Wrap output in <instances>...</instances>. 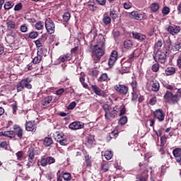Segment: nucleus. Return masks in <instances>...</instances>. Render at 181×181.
<instances>
[{"label": "nucleus", "instance_id": "12", "mask_svg": "<svg viewBox=\"0 0 181 181\" xmlns=\"http://www.w3.org/2000/svg\"><path fill=\"white\" fill-rule=\"evenodd\" d=\"M47 40V34H42V35L34 42L37 49L42 47L43 43Z\"/></svg>", "mask_w": 181, "mask_h": 181}, {"label": "nucleus", "instance_id": "20", "mask_svg": "<svg viewBox=\"0 0 181 181\" xmlns=\"http://www.w3.org/2000/svg\"><path fill=\"white\" fill-rule=\"evenodd\" d=\"M132 34L134 39H136L139 42H144V40H145V39H146V35H145L141 33L132 32Z\"/></svg>", "mask_w": 181, "mask_h": 181}, {"label": "nucleus", "instance_id": "5", "mask_svg": "<svg viewBox=\"0 0 181 181\" xmlns=\"http://www.w3.org/2000/svg\"><path fill=\"white\" fill-rule=\"evenodd\" d=\"M56 163V159L52 156H43L41 157L40 160L37 162V166H42V168H46L47 165H52V163Z\"/></svg>", "mask_w": 181, "mask_h": 181}, {"label": "nucleus", "instance_id": "52", "mask_svg": "<svg viewBox=\"0 0 181 181\" xmlns=\"http://www.w3.org/2000/svg\"><path fill=\"white\" fill-rule=\"evenodd\" d=\"M77 105V103L74 101L71 102L67 107V110H74L76 108V106Z\"/></svg>", "mask_w": 181, "mask_h": 181}, {"label": "nucleus", "instance_id": "61", "mask_svg": "<svg viewBox=\"0 0 181 181\" xmlns=\"http://www.w3.org/2000/svg\"><path fill=\"white\" fill-rule=\"evenodd\" d=\"M11 108L13 110V114H14V115H16V111H18V105H16V104H12Z\"/></svg>", "mask_w": 181, "mask_h": 181}, {"label": "nucleus", "instance_id": "63", "mask_svg": "<svg viewBox=\"0 0 181 181\" xmlns=\"http://www.w3.org/2000/svg\"><path fill=\"white\" fill-rule=\"evenodd\" d=\"M64 93V88H59L55 93L57 95H62Z\"/></svg>", "mask_w": 181, "mask_h": 181}, {"label": "nucleus", "instance_id": "41", "mask_svg": "<svg viewBox=\"0 0 181 181\" xmlns=\"http://www.w3.org/2000/svg\"><path fill=\"white\" fill-rule=\"evenodd\" d=\"M35 29H37V30H43L44 29V26H43V22L42 21H38L35 23Z\"/></svg>", "mask_w": 181, "mask_h": 181}, {"label": "nucleus", "instance_id": "37", "mask_svg": "<svg viewBox=\"0 0 181 181\" xmlns=\"http://www.w3.org/2000/svg\"><path fill=\"white\" fill-rule=\"evenodd\" d=\"M80 82L84 87V88H87L88 87V85L84 81H86V78L84 77V74H81L80 77H79Z\"/></svg>", "mask_w": 181, "mask_h": 181}, {"label": "nucleus", "instance_id": "44", "mask_svg": "<svg viewBox=\"0 0 181 181\" xmlns=\"http://www.w3.org/2000/svg\"><path fill=\"white\" fill-rule=\"evenodd\" d=\"M128 122V118L127 116H123L119 119V125H125Z\"/></svg>", "mask_w": 181, "mask_h": 181}, {"label": "nucleus", "instance_id": "62", "mask_svg": "<svg viewBox=\"0 0 181 181\" xmlns=\"http://www.w3.org/2000/svg\"><path fill=\"white\" fill-rule=\"evenodd\" d=\"M150 105H155L156 104V97H153L149 101Z\"/></svg>", "mask_w": 181, "mask_h": 181}, {"label": "nucleus", "instance_id": "18", "mask_svg": "<svg viewBox=\"0 0 181 181\" xmlns=\"http://www.w3.org/2000/svg\"><path fill=\"white\" fill-rule=\"evenodd\" d=\"M15 133V136H18L20 139L23 138V129L18 124H15L13 127Z\"/></svg>", "mask_w": 181, "mask_h": 181}, {"label": "nucleus", "instance_id": "4", "mask_svg": "<svg viewBox=\"0 0 181 181\" xmlns=\"http://www.w3.org/2000/svg\"><path fill=\"white\" fill-rule=\"evenodd\" d=\"M32 79L29 78H25L22 79L16 86L17 93H21V91H23L25 88L27 90H32Z\"/></svg>", "mask_w": 181, "mask_h": 181}, {"label": "nucleus", "instance_id": "31", "mask_svg": "<svg viewBox=\"0 0 181 181\" xmlns=\"http://www.w3.org/2000/svg\"><path fill=\"white\" fill-rule=\"evenodd\" d=\"M159 8H160L159 4L158 3H153L150 6L151 11L154 13L158 12V11H159Z\"/></svg>", "mask_w": 181, "mask_h": 181}, {"label": "nucleus", "instance_id": "33", "mask_svg": "<svg viewBox=\"0 0 181 181\" xmlns=\"http://www.w3.org/2000/svg\"><path fill=\"white\" fill-rule=\"evenodd\" d=\"M173 156L175 158V160L181 156V149L175 148L173 151Z\"/></svg>", "mask_w": 181, "mask_h": 181}, {"label": "nucleus", "instance_id": "28", "mask_svg": "<svg viewBox=\"0 0 181 181\" xmlns=\"http://www.w3.org/2000/svg\"><path fill=\"white\" fill-rule=\"evenodd\" d=\"M43 144L45 146H50L53 144V139L52 137H45L43 141Z\"/></svg>", "mask_w": 181, "mask_h": 181}, {"label": "nucleus", "instance_id": "15", "mask_svg": "<svg viewBox=\"0 0 181 181\" xmlns=\"http://www.w3.org/2000/svg\"><path fill=\"white\" fill-rule=\"evenodd\" d=\"M118 59V52L117 51H113L110 57L109 58L108 64L110 67H112L114 64H115V62H117V59Z\"/></svg>", "mask_w": 181, "mask_h": 181}, {"label": "nucleus", "instance_id": "1", "mask_svg": "<svg viewBox=\"0 0 181 181\" xmlns=\"http://www.w3.org/2000/svg\"><path fill=\"white\" fill-rule=\"evenodd\" d=\"M92 32L94 35L93 39L96 40L97 43L92 50V59H93L94 63L97 64V63H100L101 57L104 56L105 52V37L103 34L97 35V28L95 27L93 28Z\"/></svg>", "mask_w": 181, "mask_h": 181}, {"label": "nucleus", "instance_id": "48", "mask_svg": "<svg viewBox=\"0 0 181 181\" xmlns=\"http://www.w3.org/2000/svg\"><path fill=\"white\" fill-rule=\"evenodd\" d=\"M85 162H86V168L91 167V160H90V156H85Z\"/></svg>", "mask_w": 181, "mask_h": 181}, {"label": "nucleus", "instance_id": "21", "mask_svg": "<svg viewBox=\"0 0 181 181\" xmlns=\"http://www.w3.org/2000/svg\"><path fill=\"white\" fill-rule=\"evenodd\" d=\"M168 31L170 35H177V33H179L180 32V27L177 25H170L168 28Z\"/></svg>", "mask_w": 181, "mask_h": 181}, {"label": "nucleus", "instance_id": "17", "mask_svg": "<svg viewBox=\"0 0 181 181\" xmlns=\"http://www.w3.org/2000/svg\"><path fill=\"white\" fill-rule=\"evenodd\" d=\"M52 101H53V96L48 95V96L43 98L40 100V104L42 107H45V108H47V107H49V105H50V103H52Z\"/></svg>", "mask_w": 181, "mask_h": 181}, {"label": "nucleus", "instance_id": "57", "mask_svg": "<svg viewBox=\"0 0 181 181\" xmlns=\"http://www.w3.org/2000/svg\"><path fill=\"white\" fill-rule=\"evenodd\" d=\"M0 148H3V149H8V142H6V141H1L0 143Z\"/></svg>", "mask_w": 181, "mask_h": 181}, {"label": "nucleus", "instance_id": "22", "mask_svg": "<svg viewBox=\"0 0 181 181\" xmlns=\"http://www.w3.org/2000/svg\"><path fill=\"white\" fill-rule=\"evenodd\" d=\"M151 86L152 91L158 92L159 91V88H160V85L158 81H151Z\"/></svg>", "mask_w": 181, "mask_h": 181}, {"label": "nucleus", "instance_id": "30", "mask_svg": "<svg viewBox=\"0 0 181 181\" xmlns=\"http://www.w3.org/2000/svg\"><path fill=\"white\" fill-rule=\"evenodd\" d=\"M175 72L176 69L174 67H168L165 71L166 76H172V74H175Z\"/></svg>", "mask_w": 181, "mask_h": 181}, {"label": "nucleus", "instance_id": "11", "mask_svg": "<svg viewBox=\"0 0 181 181\" xmlns=\"http://www.w3.org/2000/svg\"><path fill=\"white\" fill-rule=\"evenodd\" d=\"M69 128L73 131H76L77 129H83V128H84V123L80 121H76L70 123Z\"/></svg>", "mask_w": 181, "mask_h": 181}, {"label": "nucleus", "instance_id": "59", "mask_svg": "<svg viewBox=\"0 0 181 181\" xmlns=\"http://www.w3.org/2000/svg\"><path fill=\"white\" fill-rule=\"evenodd\" d=\"M76 37H77L78 42H81V40H83V39H84V34H83L81 33H78Z\"/></svg>", "mask_w": 181, "mask_h": 181}, {"label": "nucleus", "instance_id": "58", "mask_svg": "<svg viewBox=\"0 0 181 181\" xmlns=\"http://www.w3.org/2000/svg\"><path fill=\"white\" fill-rule=\"evenodd\" d=\"M136 86H137L136 81H133L131 83V86H132L133 91H136Z\"/></svg>", "mask_w": 181, "mask_h": 181}, {"label": "nucleus", "instance_id": "6", "mask_svg": "<svg viewBox=\"0 0 181 181\" xmlns=\"http://www.w3.org/2000/svg\"><path fill=\"white\" fill-rule=\"evenodd\" d=\"M163 99L165 103H168L169 104H177V103H179L176 94L173 95L170 91H167L165 93Z\"/></svg>", "mask_w": 181, "mask_h": 181}, {"label": "nucleus", "instance_id": "45", "mask_svg": "<svg viewBox=\"0 0 181 181\" xmlns=\"http://www.w3.org/2000/svg\"><path fill=\"white\" fill-rule=\"evenodd\" d=\"M110 169V165L108 163H102L101 164V171L103 173L108 172Z\"/></svg>", "mask_w": 181, "mask_h": 181}, {"label": "nucleus", "instance_id": "25", "mask_svg": "<svg viewBox=\"0 0 181 181\" xmlns=\"http://www.w3.org/2000/svg\"><path fill=\"white\" fill-rule=\"evenodd\" d=\"M54 138L57 142H59V141L64 138V133L61 131L56 132L54 134Z\"/></svg>", "mask_w": 181, "mask_h": 181}, {"label": "nucleus", "instance_id": "9", "mask_svg": "<svg viewBox=\"0 0 181 181\" xmlns=\"http://www.w3.org/2000/svg\"><path fill=\"white\" fill-rule=\"evenodd\" d=\"M154 60L159 63H165L166 62V54L162 51H157Z\"/></svg>", "mask_w": 181, "mask_h": 181}, {"label": "nucleus", "instance_id": "39", "mask_svg": "<svg viewBox=\"0 0 181 181\" xmlns=\"http://www.w3.org/2000/svg\"><path fill=\"white\" fill-rule=\"evenodd\" d=\"M29 30V27L28 26V24L24 23L20 26V32L22 33H26Z\"/></svg>", "mask_w": 181, "mask_h": 181}, {"label": "nucleus", "instance_id": "8", "mask_svg": "<svg viewBox=\"0 0 181 181\" xmlns=\"http://www.w3.org/2000/svg\"><path fill=\"white\" fill-rule=\"evenodd\" d=\"M25 131L28 132H36V129L37 126L35 121H26L25 124Z\"/></svg>", "mask_w": 181, "mask_h": 181}, {"label": "nucleus", "instance_id": "50", "mask_svg": "<svg viewBox=\"0 0 181 181\" xmlns=\"http://www.w3.org/2000/svg\"><path fill=\"white\" fill-rule=\"evenodd\" d=\"M23 8V6L22 5V3H18L14 6V11H22V8Z\"/></svg>", "mask_w": 181, "mask_h": 181}, {"label": "nucleus", "instance_id": "42", "mask_svg": "<svg viewBox=\"0 0 181 181\" xmlns=\"http://www.w3.org/2000/svg\"><path fill=\"white\" fill-rule=\"evenodd\" d=\"M107 80H110V78H108V74L105 73V74H103L99 77V78L98 79V81L103 82V81H107Z\"/></svg>", "mask_w": 181, "mask_h": 181}, {"label": "nucleus", "instance_id": "32", "mask_svg": "<svg viewBox=\"0 0 181 181\" xmlns=\"http://www.w3.org/2000/svg\"><path fill=\"white\" fill-rule=\"evenodd\" d=\"M103 22L104 25L108 26V25L111 24V17L104 15L103 18Z\"/></svg>", "mask_w": 181, "mask_h": 181}, {"label": "nucleus", "instance_id": "13", "mask_svg": "<svg viewBox=\"0 0 181 181\" xmlns=\"http://www.w3.org/2000/svg\"><path fill=\"white\" fill-rule=\"evenodd\" d=\"M139 167L141 170H144V175L139 177V181H146L148 180V165L140 163Z\"/></svg>", "mask_w": 181, "mask_h": 181}, {"label": "nucleus", "instance_id": "10", "mask_svg": "<svg viewBox=\"0 0 181 181\" xmlns=\"http://www.w3.org/2000/svg\"><path fill=\"white\" fill-rule=\"evenodd\" d=\"M115 90H116V91L119 94H122V95H127L129 91L128 86L121 84L116 85L115 86Z\"/></svg>", "mask_w": 181, "mask_h": 181}, {"label": "nucleus", "instance_id": "60", "mask_svg": "<svg viewBox=\"0 0 181 181\" xmlns=\"http://www.w3.org/2000/svg\"><path fill=\"white\" fill-rule=\"evenodd\" d=\"M175 96L177 97L178 101H180L181 98V88L177 89V91L175 93Z\"/></svg>", "mask_w": 181, "mask_h": 181}, {"label": "nucleus", "instance_id": "51", "mask_svg": "<svg viewBox=\"0 0 181 181\" xmlns=\"http://www.w3.org/2000/svg\"><path fill=\"white\" fill-rule=\"evenodd\" d=\"M98 69H93L92 71V74H91V76L92 78L94 80L95 78H97V77L98 76Z\"/></svg>", "mask_w": 181, "mask_h": 181}, {"label": "nucleus", "instance_id": "56", "mask_svg": "<svg viewBox=\"0 0 181 181\" xmlns=\"http://www.w3.org/2000/svg\"><path fill=\"white\" fill-rule=\"evenodd\" d=\"M165 144H166V136H162L160 138V146H165Z\"/></svg>", "mask_w": 181, "mask_h": 181}, {"label": "nucleus", "instance_id": "3", "mask_svg": "<svg viewBox=\"0 0 181 181\" xmlns=\"http://www.w3.org/2000/svg\"><path fill=\"white\" fill-rule=\"evenodd\" d=\"M36 156V150L33 147H30L27 151L28 162L26 163L27 169L33 168L36 164L35 156Z\"/></svg>", "mask_w": 181, "mask_h": 181}, {"label": "nucleus", "instance_id": "40", "mask_svg": "<svg viewBox=\"0 0 181 181\" xmlns=\"http://www.w3.org/2000/svg\"><path fill=\"white\" fill-rule=\"evenodd\" d=\"M24 155H25V152H23V151H20L16 153V156L18 160H23Z\"/></svg>", "mask_w": 181, "mask_h": 181}, {"label": "nucleus", "instance_id": "53", "mask_svg": "<svg viewBox=\"0 0 181 181\" xmlns=\"http://www.w3.org/2000/svg\"><path fill=\"white\" fill-rule=\"evenodd\" d=\"M124 9H131L132 8V4L129 1L124 2L123 4Z\"/></svg>", "mask_w": 181, "mask_h": 181}, {"label": "nucleus", "instance_id": "55", "mask_svg": "<svg viewBox=\"0 0 181 181\" xmlns=\"http://www.w3.org/2000/svg\"><path fill=\"white\" fill-rule=\"evenodd\" d=\"M57 142H59V144H60L61 145L66 146V145H67V139H66V137H64L61 140H59V141Z\"/></svg>", "mask_w": 181, "mask_h": 181}, {"label": "nucleus", "instance_id": "34", "mask_svg": "<svg viewBox=\"0 0 181 181\" xmlns=\"http://www.w3.org/2000/svg\"><path fill=\"white\" fill-rule=\"evenodd\" d=\"M118 136V132L117 131H112L111 133L109 134V136L107 137V141H111L112 138H117Z\"/></svg>", "mask_w": 181, "mask_h": 181}, {"label": "nucleus", "instance_id": "54", "mask_svg": "<svg viewBox=\"0 0 181 181\" xmlns=\"http://www.w3.org/2000/svg\"><path fill=\"white\" fill-rule=\"evenodd\" d=\"M151 69L153 71H154V73H156L159 70V64L158 63L153 64L151 67Z\"/></svg>", "mask_w": 181, "mask_h": 181}, {"label": "nucleus", "instance_id": "16", "mask_svg": "<svg viewBox=\"0 0 181 181\" xmlns=\"http://www.w3.org/2000/svg\"><path fill=\"white\" fill-rule=\"evenodd\" d=\"M132 18L136 19V21H142V19H146V13H139L138 11H132L131 13Z\"/></svg>", "mask_w": 181, "mask_h": 181}, {"label": "nucleus", "instance_id": "27", "mask_svg": "<svg viewBox=\"0 0 181 181\" xmlns=\"http://www.w3.org/2000/svg\"><path fill=\"white\" fill-rule=\"evenodd\" d=\"M132 46H134V42L131 40H126L124 42V49H132Z\"/></svg>", "mask_w": 181, "mask_h": 181}, {"label": "nucleus", "instance_id": "46", "mask_svg": "<svg viewBox=\"0 0 181 181\" xmlns=\"http://www.w3.org/2000/svg\"><path fill=\"white\" fill-rule=\"evenodd\" d=\"M70 18H71V15L69 12H65L63 15L64 22H69L70 21Z\"/></svg>", "mask_w": 181, "mask_h": 181}, {"label": "nucleus", "instance_id": "2", "mask_svg": "<svg viewBox=\"0 0 181 181\" xmlns=\"http://www.w3.org/2000/svg\"><path fill=\"white\" fill-rule=\"evenodd\" d=\"M103 108L105 111V117L106 119H112V118H117V116L119 112V108H118V106L112 107L107 104H105L103 105Z\"/></svg>", "mask_w": 181, "mask_h": 181}, {"label": "nucleus", "instance_id": "7", "mask_svg": "<svg viewBox=\"0 0 181 181\" xmlns=\"http://www.w3.org/2000/svg\"><path fill=\"white\" fill-rule=\"evenodd\" d=\"M45 23L47 33L53 35L56 30V25L54 24V22H53L50 18H47L45 20Z\"/></svg>", "mask_w": 181, "mask_h": 181}, {"label": "nucleus", "instance_id": "64", "mask_svg": "<svg viewBox=\"0 0 181 181\" xmlns=\"http://www.w3.org/2000/svg\"><path fill=\"white\" fill-rule=\"evenodd\" d=\"M173 49H175V50H179L180 49H181V42H177L175 44Z\"/></svg>", "mask_w": 181, "mask_h": 181}, {"label": "nucleus", "instance_id": "29", "mask_svg": "<svg viewBox=\"0 0 181 181\" xmlns=\"http://www.w3.org/2000/svg\"><path fill=\"white\" fill-rule=\"evenodd\" d=\"M70 60H71V54L68 53L61 57L60 62L64 63L65 62H70Z\"/></svg>", "mask_w": 181, "mask_h": 181}, {"label": "nucleus", "instance_id": "49", "mask_svg": "<svg viewBox=\"0 0 181 181\" xmlns=\"http://www.w3.org/2000/svg\"><path fill=\"white\" fill-rule=\"evenodd\" d=\"M135 59H136V55H135V51H134L129 56V60L128 62L129 63H132V62H134V60H135Z\"/></svg>", "mask_w": 181, "mask_h": 181}, {"label": "nucleus", "instance_id": "23", "mask_svg": "<svg viewBox=\"0 0 181 181\" xmlns=\"http://www.w3.org/2000/svg\"><path fill=\"white\" fill-rule=\"evenodd\" d=\"M42 59H43L42 53L37 51V56L33 58L32 63H33V64H39V63L42 62Z\"/></svg>", "mask_w": 181, "mask_h": 181}, {"label": "nucleus", "instance_id": "35", "mask_svg": "<svg viewBox=\"0 0 181 181\" xmlns=\"http://www.w3.org/2000/svg\"><path fill=\"white\" fill-rule=\"evenodd\" d=\"M13 2L7 1L4 4V8L6 11H9V9H12V8H13Z\"/></svg>", "mask_w": 181, "mask_h": 181}, {"label": "nucleus", "instance_id": "24", "mask_svg": "<svg viewBox=\"0 0 181 181\" xmlns=\"http://www.w3.org/2000/svg\"><path fill=\"white\" fill-rule=\"evenodd\" d=\"M24 37L25 39H36L39 36V33L37 31H32L28 34H24Z\"/></svg>", "mask_w": 181, "mask_h": 181}, {"label": "nucleus", "instance_id": "47", "mask_svg": "<svg viewBox=\"0 0 181 181\" xmlns=\"http://www.w3.org/2000/svg\"><path fill=\"white\" fill-rule=\"evenodd\" d=\"M62 177L64 180L66 181H70L71 180V175L69 173H65L64 174H62Z\"/></svg>", "mask_w": 181, "mask_h": 181}, {"label": "nucleus", "instance_id": "14", "mask_svg": "<svg viewBox=\"0 0 181 181\" xmlns=\"http://www.w3.org/2000/svg\"><path fill=\"white\" fill-rule=\"evenodd\" d=\"M154 116L159 122H163L165 121V113L160 109H157L154 111Z\"/></svg>", "mask_w": 181, "mask_h": 181}, {"label": "nucleus", "instance_id": "38", "mask_svg": "<svg viewBox=\"0 0 181 181\" xmlns=\"http://www.w3.org/2000/svg\"><path fill=\"white\" fill-rule=\"evenodd\" d=\"M92 90L96 94V95H101V88L98 87L96 85L92 86Z\"/></svg>", "mask_w": 181, "mask_h": 181}, {"label": "nucleus", "instance_id": "36", "mask_svg": "<svg viewBox=\"0 0 181 181\" xmlns=\"http://www.w3.org/2000/svg\"><path fill=\"white\" fill-rule=\"evenodd\" d=\"M110 19L115 21L118 18V13L115 10H111L110 11Z\"/></svg>", "mask_w": 181, "mask_h": 181}, {"label": "nucleus", "instance_id": "43", "mask_svg": "<svg viewBox=\"0 0 181 181\" xmlns=\"http://www.w3.org/2000/svg\"><path fill=\"white\" fill-rule=\"evenodd\" d=\"M6 137L11 138V139L15 138V132L14 131H6Z\"/></svg>", "mask_w": 181, "mask_h": 181}, {"label": "nucleus", "instance_id": "19", "mask_svg": "<svg viewBox=\"0 0 181 181\" xmlns=\"http://www.w3.org/2000/svg\"><path fill=\"white\" fill-rule=\"evenodd\" d=\"M6 25L7 30H16V29H18V25H16L15 21L12 20H7L6 21Z\"/></svg>", "mask_w": 181, "mask_h": 181}, {"label": "nucleus", "instance_id": "26", "mask_svg": "<svg viewBox=\"0 0 181 181\" xmlns=\"http://www.w3.org/2000/svg\"><path fill=\"white\" fill-rule=\"evenodd\" d=\"M102 156H105L107 160H110L112 158V152L111 151H106L105 152H102Z\"/></svg>", "mask_w": 181, "mask_h": 181}]
</instances>
